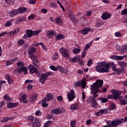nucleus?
Instances as JSON below:
<instances>
[{
  "label": "nucleus",
  "mask_w": 127,
  "mask_h": 127,
  "mask_svg": "<svg viewBox=\"0 0 127 127\" xmlns=\"http://www.w3.org/2000/svg\"><path fill=\"white\" fill-rule=\"evenodd\" d=\"M91 107L92 108H94V109H96L97 107H98V103L96 102V99H95L93 102L91 103Z\"/></svg>",
  "instance_id": "nucleus-40"
},
{
  "label": "nucleus",
  "mask_w": 127,
  "mask_h": 127,
  "mask_svg": "<svg viewBox=\"0 0 127 127\" xmlns=\"http://www.w3.org/2000/svg\"><path fill=\"white\" fill-rule=\"evenodd\" d=\"M56 37L57 40H61V39H64L65 38V36L62 34H59Z\"/></svg>",
  "instance_id": "nucleus-32"
},
{
  "label": "nucleus",
  "mask_w": 127,
  "mask_h": 127,
  "mask_svg": "<svg viewBox=\"0 0 127 127\" xmlns=\"http://www.w3.org/2000/svg\"><path fill=\"white\" fill-rule=\"evenodd\" d=\"M60 52L61 54H62V56L66 58V59H68V58H69V51H68V50L65 49L64 48H61L60 49Z\"/></svg>",
  "instance_id": "nucleus-5"
},
{
  "label": "nucleus",
  "mask_w": 127,
  "mask_h": 127,
  "mask_svg": "<svg viewBox=\"0 0 127 127\" xmlns=\"http://www.w3.org/2000/svg\"><path fill=\"white\" fill-rule=\"evenodd\" d=\"M27 34L28 35V37H31V36H36L41 32V30H38L37 31H32L31 30H26Z\"/></svg>",
  "instance_id": "nucleus-4"
},
{
  "label": "nucleus",
  "mask_w": 127,
  "mask_h": 127,
  "mask_svg": "<svg viewBox=\"0 0 127 127\" xmlns=\"http://www.w3.org/2000/svg\"><path fill=\"white\" fill-rule=\"evenodd\" d=\"M124 119H115L112 121L109 125L105 126L104 127H117L119 125H121L122 123H124Z\"/></svg>",
  "instance_id": "nucleus-3"
},
{
  "label": "nucleus",
  "mask_w": 127,
  "mask_h": 127,
  "mask_svg": "<svg viewBox=\"0 0 127 127\" xmlns=\"http://www.w3.org/2000/svg\"><path fill=\"white\" fill-rule=\"evenodd\" d=\"M79 109V105L77 104H73L70 107V110L71 111H76Z\"/></svg>",
  "instance_id": "nucleus-24"
},
{
  "label": "nucleus",
  "mask_w": 127,
  "mask_h": 127,
  "mask_svg": "<svg viewBox=\"0 0 127 127\" xmlns=\"http://www.w3.org/2000/svg\"><path fill=\"white\" fill-rule=\"evenodd\" d=\"M75 98V92H74V90H71L70 91V92L67 93V98L69 102L73 101Z\"/></svg>",
  "instance_id": "nucleus-9"
},
{
  "label": "nucleus",
  "mask_w": 127,
  "mask_h": 127,
  "mask_svg": "<svg viewBox=\"0 0 127 127\" xmlns=\"http://www.w3.org/2000/svg\"><path fill=\"white\" fill-rule=\"evenodd\" d=\"M90 30H91V28H90L89 27H86L80 30V32L83 35H86L88 34V32H89Z\"/></svg>",
  "instance_id": "nucleus-19"
},
{
  "label": "nucleus",
  "mask_w": 127,
  "mask_h": 127,
  "mask_svg": "<svg viewBox=\"0 0 127 127\" xmlns=\"http://www.w3.org/2000/svg\"><path fill=\"white\" fill-rule=\"evenodd\" d=\"M125 56H116V60H123Z\"/></svg>",
  "instance_id": "nucleus-53"
},
{
  "label": "nucleus",
  "mask_w": 127,
  "mask_h": 127,
  "mask_svg": "<svg viewBox=\"0 0 127 127\" xmlns=\"http://www.w3.org/2000/svg\"><path fill=\"white\" fill-rule=\"evenodd\" d=\"M27 95H23L22 96L21 98V101L23 103H27Z\"/></svg>",
  "instance_id": "nucleus-30"
},
{
  "label": "nucleus",
  "mask_w": 127,
  "mask_h": 127,
  "mask_svg": "<svg viewBox=\"0 0 127 127\" xmlns=\"http://www.w3.org/2000/svg\"><path fill=\"white\" fill-rule=\"evenodd\" d=\"M46 102L47 101H46V100H45V99H43V100H42V107H43L44 108H46V107H48V103H46Z\"/></svg>",
  "instance_id": "nucleus-34"
},
{
  "label": "nucleus",
  "mask_w": 127,
  "mask_h": 127,
  "mask_svg": "<svg viewBox=\"0 0 127 127\" xmlns=\"http://www.w3.org/2000/svg\"><path fill=\"white\" fill-rule=\"evenodd\" d=\"M80 51H81V49H80L75 48L73 49V53H74V54H77V53H79Z\"/></svg>",
  "instance_id": "nucleus-52"
},
{
  "label": "nucleus",
  "mask_w": 127,
  "mask_h": 127,
  "mask_svg": "<svg viewBox=\"0 0 127 127\" xmlns=\"http://www.w3.org/2000/svg\"><path fill=\"white\" fill-rule=\"evenodd\" d=\"M82 84V81H77L74 84V87H79V86H81Z\"/></svg>",
  "instance_id": "nucleus-51"
},
{
  "label": "nucleus",
  "mask_w": 127,
  "mask_h": 127,
  "mask_svg": "<svg viewBox=\"0 0 127 127\" xmlns=\"http://www.w3.org/2000/svg\"><path fill=\"white\" fill-rule=\"evenodd\" d=\"M24 43H25L24 40H23L22 39L19 40L18 41V45L22 46V45H23V44H24Z\"/></svg>",
  "instance_id": "nucleus-48"
},
{
  "label": "nucleus",
  "mask_w": 127,
  "mask_h": 127,
  "mask_svg": "<svg viewBox=\"0 0 127 127\" xmlns=\"http://www.w3.org/2000/svg\"><path fill=\"white\" fill-rule=\"evenodd\" d=\"M4 105H5V101H1L0 102V109H1Z\"/></svg>",
  "instance_id": "nucleus-60"
},
{
  "label": "nucleus",
  "mask_w": 127,
  "mask_h": 127,
  "mask_svg": "<svg viewBox=\"0 0 127 127\" xmlns=\"http://www.w3.org/2000/svg\"><path fill=\"white\" fill-rule=\"evenodd\" d=\"M111 92H113L112 93L114 95L113 99L114 100H119V99H122V98H123V96H121L122 93V91H117V90L113 89Z\"/></svg>",
  "instance_id": "nucleus-6"
},
{
  "label": "nucleus",
  "mask_w": 127,
  "mask_h": 127,
  "mask_svg": "<svg viewBox=\"0 0 127 127\" xmlns=\"http://www.w3.org/2000/svg\"><path fill=\"white\" fill-rule=\"evenodd\" d=\"M17 106H18V103H7V108H9L10 109H11L12 108H14V107H16Z\"/></svg>",
  "instance_id": "nucleus-22"
},
{
  "label": "nucleus",
  "mask_w": 127,
  "mask_h": 127,
  "mask_svg": "<svg viewBox=\"0 0 127 127\" xmlns=\"http://www.w3.org/2000/svg\"><path fill=\"white\" fill-rule=\"evenodd\" d=\"M56 32L52 30L47 31V36L48 38H52L53 35H56Z\"/></svg>",
  "instance_id": "nucleus-14"
},
{
  "label": "nucleus",
  "mask_w": 127,
  "mask_h": 127,
  "mask_svg": "<svg viewBox=\"0 0 127 127\" xmlns=\"http://www.w3.org/2000/svg\"><path fill=\"white\" fill-rule=\"evenodd\" d=\"M18 14H20L23 12H26L27 11V8L24 7H21L17 9Z\"/></svg>",
  "instance_id": "nucleus-18"
},
{
  "label": "nucleus",
  "mask_w": 127,
  "mask_h": 127,
  "mask_svg": "<svg viewBox=\"0 0 127 127\" xmlns=\"http://www.w3.org/2000/svg\"><path fill=\"white\" fill-rule=\"evenodd\" d=\"M93 95V96L92 97H90L87 100V102L88 104H92L94 102V101L95 100V99L97 98L95 97V95L94 94Z\"/></svg>",
  "instance_id": "nucleus-26"
},
{
  "label": "nucleus",
  "mask_w": 127,
  "mask_h": 127,
  "mask_svg": "<svg viewBox=\"0 0 127 127\" xmlns=\"http://www.w3.org/2000/svg\"><path fill=\"white\" fill-rule=\"evenodd\" d=\"M28 69L30 70V73L31 74H33V73H35V74L38 76V77H39L40 76V73H39V71L37 69V68H35L33 65L30 64L28 67Z\"/></svg>",
  "instance_id": "nucleus-7"
},
{
  "label": "nucleus",
  "mask_w": 127,
  "mask_h": 127,
  "mask_svg": "<svg viewBox=\"0 0 127 127\" xmlns=\"http://www.w3.org/2000/svg\"><path fill=\"white\" fill-rule=\"evenodd\" d=\"M78 58H79V56H75L74 57V58H71L69 59L70 62H76L77 60H78Z\"/></svg>",
  "instance_id": "nucleus-43"
},
{
  "label": "nucleus",
  "mask_w": 127,
  "mask_h": 127,
  "mask_svg": "<svg viewBox=\"0 0 127 127\" xmlns=\"http://www.w3.org/2000/svg\"><path fill=\"white\" fill-rule=\"evenodd\" d=\"M118 64L121 66L119 68L115 67V65L114 63L107 64L106 62H102L97 63V65L95 67V69L96 71L99 72V73H108L110 72V67H112V70L116 71L117 72V75H121L122 73L125 72L124 67L127 66V63L119 62Z\"/></svg>",
  "instance_id": "nucleus-1"
},
{
  "label": "nucleus",
  "mask_w": 127,
  "mask_h": 127,
  "mask_svg": "<svg viewBox=\"0 0 127 127\" xmlns=\"http://www.w3.org/2000/svg\"><path fill=\"white\" fill-rule=\"evenodd\" d=\"M115 35L117 37H121L122 36V33H120V32H117L115 33Z\"/></svg>",
  "instance_id": "nucleus-57"
},
{
  "label": "nucleus",
  "mask_w": 127,
  "mask_h": 127,
  "mask_svg": "<svg viewBox=\"0 0 127 127\" xmlns=\"http://www.w3.org/2000/svg\"><path fill=\"white\" fill-rule=\"evenodd\" d=\"M111 15H112V14H109V13H105L103 14L101 17H102V19H103L104 20H106V19H108V18H110V17H111Z\"/></svg>",
  "instance_id": "nucleus-21"
},
{
  "label": "nucleus",
  "mask_w": 127,
  "mask_h": 127,
  "mask_svg": "<svg viewBox=\"0 0 127 127\" xmlns=\"http://www.w3.org/2000/svg\"><path fill=\"white\" fill-rule=\"evenodd\" d=\"M109 111V109L107 108L105 110L100 109L98 112L95 113L96 116H102L103 114H107Z\"/></svg>",
  "instance_id": "nucleus-13"
},
{
  "label": "nucleus",
  "mask_w": 127,
  "mask_h": 127,
  "mask_svg": "<svg viewBox=\"0 0 127 127\" xmlns=\"http://www.w3.org/2000/svg\"><path fill=\"white\" fill-rule=\"evenodd\" d=\"M127 45H125L124 47H123V49L121 50V52H127Z\"/></svg>",
  "instance_id": "nucleus-49"
},
{
  "label": "nucleus",
  "mask_w": 127,
  "mask_h": 127,
  "mask_svg": "<svg viewBox=\"0 0 127 127\" xmlns=\"http://www.w3.org/2000/svg\"><path fill=\"white\" fill-rule=\"evenodd\" d=\"M53 122L51 121H48L46 123L44 124V127H48L49 126H50V125H52Z\"/></svg>",
  "instance_id": "nucleus-45"
},
{
  "label": "nucleus",
  "mask_w": 127,
  "mask_h": 127,
  "mask_svg": "<svg viewBox=\"0 0 127 127\" xmlns=\"http://www.w3.org/2000/svg\"><path fill=\"white\" fill-rule=\"evenodd\" d=\"M29 57L31 58L33 62H35L36 63H38V61H37V57L34 54L30 55Z\"/></svg>",
  "instance_id": "nucleus-25"
},
{
  "label": "nucleus",
  "mask_w": 127,
  "mask_h": 127,
  "mask_svg": "<svg viewBox=\"0 0 127 127\" xmlns=\"http://www.w3.org/2000/svg\"><path fill=\"white\" fill-rule=\"evenodd\" d=\"M5 78L6 80H7L8 84H12L13 83V80L12 79L10 78V76L8 74H6L5 76Z\"/></svg>",
  "instance_id": "nucleus-28"
},
{
  "label": "nucleus",
  "mask_w": 127,
  "mask_h": 127,
  "mask_svg": "<svg viewBox=\"0 0 127 127\" xmlns=\"http://www.w3.org/2000/svg\"><path fill=\"white\" fill-rule=\"evenodd\" d=\"M59 69L60 72H61L62 73H65V69L63 67L60 66Z\"/></svg>",
  "instance_id": "nucleus-63"
},
{
  "label": "nucleus",
  "mask_w": 127,
  "mask_h": 127,
  "mask_svg": "<svg viewBox=\"0 0 127 127\" xmlns=\"http://www.w3.org/2000/svg\"><path fill=\"white\" fill-rule=\"evenodd\" d=\"M91 45H92V42L86 45L84 49V50L87 51L88 50L89 48H90V46H91Z\"/></svg>",
  "instance_id": "nucleus-46"
},
{
  "label": "nucleus",
  "mask_w": 127,
  "mask_h": 127,
  "mask_svg": "<svg viewBox=\"0 0 127 127\" xmlns=\"http://www.w3.org/2000/svg\"><path fill=\"white\" fill-rule=\"evenodd\" d=\"M86 51H85V50L84 49V51L82 52V55L81 56V58H84V57L86 56Z\"/></svg>",
  "instance_id": "nucleus-62"
},
{
  "label": "nucleus",
  "mask_w": 127,
  "mask_h": 127,
  "mask_svg": "<svg viewBox=\"0 0 127 127\" xmlns=\"http://www.w3.org/2000/svg\"><path fill=\"white\" fill-rule=\"evenodd\" d=\"M17 14H18V12L17 11V9H13L10 12V17H13V16H15Z\"/></svg>",
  "instance_id": "nucleus-23"
},
{
  "label": "nucleus",
  "mask_w": 127,
  "mask_h": 127,
  "mask_svg": "<svg viewBox=\"0 0 127 127\" xmlns=\"http://www.w3.org/2000/svg\"><path fill=\"white\" fill-rule=\"evenodd\" d=\"M15 61V60L14 59H12L11 60L7 61L6 62V66H9V65H11V64H12V63H13V62Z\"/></svg>",
  "instance_id": "nucleus-38"
},
{
  "label": "nucleus",
  "mask_w": 127,
  "mask_h": 127,
  "mask_svg": "<svg viewBox=\"0 0 127 127\" xmlns=\"http://www.w3.org/2000/svg\"><path fill=\"white\" fill-rule=\"evenodd\" d=\"M50 5L51 7H52L53 8H56V7H57V4L55 3H51Z\"/></svg>",
  "instance_id": "nucleus-54"
},
{
  "label": "nucleus",
  "mask_w": 127,
  "mask_h": 127,
  "mask_svg": "<svg viewBox=\"0 0 127 127\" xmlns=\"http://www.w3.org/2000/svg\"><path fill=\"white\" fill-rule=\"evenodd\" d=\"M12 20H10L9 21L6 22L4 26L5 27H8V26H11V25H12Z\"/></svg>",
  "instance_id": "nucleus-35"
},
{
  "label": "nucleus",
  "mask_w": 127,
  "mask_h": 127,
  "mask_svg": "<svg viewBox=\"0 0 127 127\" xmlns=\"http://www.w3.org/2000/svg\"><path fill=\"white\" fill-rule=\"evenodd\" d=\"M34 18H35V15L34 14H32L28 17V19L30 20L31 19H34Z\"/></svg>",
  "instance_id": "nucleus-50"
},
{
  "label": "nucleus",
  "mask_w": 127,
  "mask_h": 127,
  "mask_svg": "<svg viewBox=\"0 0 127 127\" xmlns=\"http://www.w3.org/2000/svg\"><path fill=\"white\" fill-rule=\"evenodd\" d=\"M81 88L82 89H85L86 88V80H82L81 81Z\"/></svg>",
  "instance_id": "nucleus-44"
},
{
  "label": "nucleus",
  "mask_w": 127,
  "mask_h": 127,
  "mask_svg": "<svg viewBox=\"0 0 127 127\" xmlns=\"http://www.w3.org/2000/svg\"><path fill=\"white\" fill-rule=\"evenodd\" d=\"M77 59H78L77 62L79 64V65H83L82 60L80 59V56H79Z\"/></svg>",
  "instance_id": "nucleus-55"
},
{
  "label": "nucleus",
  "mask_w": 127,
  "mask_h": 127,
  "mask_svg": "<svg viewBox=\"0 0 127 127\" xmlns=\"http://www.w3.org/2000/svg\"><path fill=\"white\" fill-rule=\"evenodd\" d=\"M5 2L7 3V4H11L12 5L14 2V0H4Z\"/></svg>",
  "instance_id": "nucleus-42"
},
{
  "label": "nucleus",
  "mask_w": 127,
  "mask_h": 127,
  "mask_svg": "<svg viewBox=\"0 0 127 127\" xmlns=\"http://www.w3.org/2000/svg\"><path fill=\"white\" fill-rule=\"evenodd\" d=\"M19 31V28H16L13 31L8 32V35H9V36L12 35V34L14 35L15 34H16V33H18Z\"/></svg>",
  "instance_id": "nucleus-20"
},
{
  "label": "nucleus",
  "mask_w": 127,
  "mask_h": 127,
  "mask_svg": "<svg viewBox=\"0 0 127 127\" xmlns=\"http://www.w3.org/2000/svg\"><path fill=\"white\" fill-rule=\"evenodd\" d=\"M47 80V75L45 73L42 74L39 78V81L42 84H45V81Z\"/></svg>",
  "instance_id": "nucleus-11"
},
{
  "label": "nucleus",
  "mask_w": 127,
  "mask_h": 127,
  "mask_svg": "<svg viewBox=\"0 0 127 127\" xmlns=\"http://www.w3.org/2000/svg\"><path fill=\"white\" fill-rule=\"evenodd\" d=\"M33 125V127H40V126H41V124L40 123V122H38V119H37V120L35 122Z\"/></svg>",
  "instance_id": "nucleus-31"
},
{
  "label": "nucleus",
  "mask_w": 127,
  "mask_h": 127,
  "mask_svg": "<svg viewBox=\"0 0 127 127\" xmlns=\"http://www.w3.org/2000/svg\"><path fill=\"white\" fill-rule=\"evenodd\" d=\"M122 14H127V8L122 10Z\"/></svg>",
  "instance_id": "nucleus-64"
},
{
  "label": "nucleus",
  "mask_w": 127,
  "mask_h": 127,
  "mask_svg": "<svg viewBox=\"0 0 127 127\" xmlns=\"http://www.w3.org/2000/svg\"><path fill=\"white\" fill-rule=\"evenodd\" d=\"M4 100L7 101V102H10V101H12V99L8 96V95L6 94L3 97Z\"/></svg>",
  "instance_id": "nucleus-36"
},
{
  "label": "nucleus",
  "mask_w": 127,
  "mask_h": 127,
  "mask_svg": "<svg viewBox=\"0 0 127 127\" xmlns=\"http://www.w3.org/2000/svg\"><path fill=\"white\" fill-rule=\"evenodd\" d=\"M56 22L58 24H61L62 23H63V21L60 17H57L56 18Z\"/></svg>",
  "instance_id": "nucleus-39"
},
{
  "label": "nucleus",
  "mask_w": 127,
  "mask_h": 127,
  "mask_svg": "<svg viewBox=\"0 0 127 127\" xmlns=\"http://www.w3.org/2000/svg\"><path fill=\"white\" fill-rule=\"evenodd\" d=\"M68 15L73 23H75V24H77L78 23V20L77 19V18L75 17V15L72 11H70L69 12Z\"/></svg>",
  "instance_id": "nucleus-10"
},
{
  "label": "nucleus",
  "mask_w": 127,
  "mask_h": 127,
  "mask_svg": "<svg viewBox=\"0 0 127 127\" xmlns=\"http://www.w3.org/2000/svg\"><path fill=\"white\" fill-rule=\"evenodd\" d=\"M52 59L53 60H57L58 59V53L57 52L55 53V55L53 56Z\"/></svg>",
  "instance_id": "nucleus-47"
},
{
  "label": "nucleus",
  "mask_w": 127,
  "mask_h": 127,
  "mask_svg": "<svg viewBox=\"0 0 127 127\" xmlns=\"http://www.w3.org/2000/svg\"><path fill=\"white\" fill-rule=\"evenodd\" d=\"M17 64L18 68H19V69L21 70L22 72H24V75L27 74V68H26V67L24 66V64H22L21 62H19V63H17Z\"/></svg>",
  "instance_id": "nucleus-8"
},
{
  "label": "nucleus",
  "mask_w": 127,
  "mask_h": 127,
  "mask_svg": "<svg viewBox=\"0 0 127 127\" xmlns=\"http://www.w3.org/2000/svg\"><path fill=\"white\" fill-rule=\"evenodd\" d=\"M53 98H54V96L52 94L47 93L46 97H45L43 99H45L47 102H49V101L53 100Z\"/></svg>",
  "instance_id": "nucleus-15"
},
{
  "label": "nucleus",
  "mask_w": 127,
  "mask_h": 127,
  "mask_svg": "<svg viewBox=\"0 0 127 127\" xmlns=\"http://www.w3.org/2000/svg\"><path fill=\"white\" fill-rule=\"evenodd\" d=\"M97 100H99V101H101V103H107L109 102V99L107 97H100L98 98Z\"/></svg>",
  "instance_id": "nucleus-27"
},
{
  "label": "nucleus",
  "mask_w": 127,
  "mask_h": 127,
  "mask_svg": "<svg viewBox=\"0 0 127 127\" xmlns=\"http://www.w3.org/2000/svg\"><path fill=\"white\" fill-rule=\"evenodd\" d=\"M93 64V61L91 59H90L87 63V66H88V67H90V65H92Z\"/></svg>",
  "instance_id": "nucleus-59"
},
{
  "label": "nucleus",
  "mask_w": 127,
  "mask_h": 127,
  "mask_svg": "<svg viewBox=\"0 0 127 127\" xmlns=\"http://www.w3.org/2000/svg\"><path fill=\"white\" fill-rule=\"evenodd\" d=\"M116 109V105L115 104H112L110 105V110H115Z\"/></svg>",
  "instance_id": "nucleus-61"
},
{
  "label": "nucleus",
  "mask_w": 127,
  "mask_h": 127,
  "mask_svg": "<svg viewBox=\"0 0 127 127\" xmlns=\"http://www.w3.org/2000/svg\"><path fill=\"white\" fill-rule=\"evenodd\" d=\"M57 99L59 102H62L63 101V97L61 96H58Z\"/></svg>",
  "instance_id": "nucleus-56"
},
{
  "label": "nucleus",
  "mask_w": 127,
  "mask_h": 127,
  "mask_svg": "<svg viewBox=\"0 0 127 127\" xmlns=\"http://www.w3.org/2000/svg\"><path fill=\"white\" fill-rule=\"evenodd\" d=\"M103 84H104V81L102 79H98L91 86V93L94 95L95 98L99 97V95L97 94L100 92L99 88L103 87Z\"/></svg>",
  "instance_id": "nucleus-2"
},
{
  "label": "nucleus",
  "mask_w": 127,
  "mask_h": 127,
  "mask_svg": "<svg viewBox=\"0 0 127 127\" xmlns=\"http://www.w3.org/2000/svg\"><path fill=\"white\" fill-rule=\"evenodd\" d=\"M50 68L53 71H58V69L60 68V66L59 65L55 67L54 65H51L50 66Z\"/></svg>",
  "instance_id": "nucleus-41"
},
{
  "label": "nucleus",
  "mask_w": 127,
  "mask_h": 127,
  "mask_svg": "<svg viewBox=\"0 0 127 127\" xmlns=\"http://www.w3.org/2000/svg\"><path fill=\"white\" fill-rule=\"evenodd\" d=\"M51 115H60L62 114V110L59 108L54 109L51 111Z\"/></svg>",
  "instance_id": "nucleus-12"
},
{
  "label": "nucleus",
  "mask_w": 127,
  "mask_h": 127,
  "mask_svg": "<svg viewBox=\"0 0 127 127\" xmlns=\"http://www.w3.org/2000/svg\"><path fill=\"white\" fill-rule=\"evenodd\" d=\"M70 126L72 127H76V121H73L71 122L70 123Z\"/></svg>",
  "instance_id": "nucleus-58"
},
{
  "label": "nucleus",
  "mask_w": 127,
  "mask_h": 127,
  "mask_svg": "<svg viewBox=\"0 0 127 127\" xmlns=\"http://www.w3.org/2000/svg\"><path fill=\"white\" fill-rule=\"evenodd\" d=\"M38 97L37 94L34 93L32 95V96L30 98L29 102L30 103H34L35 101H36V99Z\"/></svg>",
  "instance_id": "nucleus-16"
},
{
  "label": "nucleus",
  "mask_w": 127,
  "mask_h": 127,
  "mask_svg": "<svg viewBox=\"0 0 127 127\" xmlns=\"http://www.w3.org/2000/svg\"><path fill=\"white\" fill-rule=\"evenodd\" d=\"M27 121L31 123V124H34L36 121H37V118L33 117V116H30L27 118Z\"/></svg>",
  "instance_id": "nucleus-17"
},
{
  "label": "nucleus",
  "mask_w": 127,
  "mask_h": 127,
  "mask_svg": "<svg viewBox=\"0 0 127 127\" xmlns=\"http://www.w3.org/2000/svg\"><path fill=\"white\" fill-rule=\"evenodd\" d=\"M36 52V48L34 47H32L28 51V54L29 55H31V54H34Z\"/></svg>",
  "instance_id": "nucleus-29"
},
{
  "label": "nucleus",
  "mask_w": 127,
  "mask_h": 127,
  "mask_svg": "<svg viewBox=\"0 0 127 127\" xmlns=\"http://www.w3.org/2000/svg\"><path fill=\"white\" fill-rule=\"evenodd\" d=\"M12 120V118H8V117H4L3 120L1 121V123H7L8 121H11Z\"/></svg>",
  "instance_id": "nucleus-33"
},
{
  "label": "nucleus",
  "mask_w": 127,
  "mask_h": 127,
  "mask_svg": "<svg viewBox=\"0 0 127 127\" xmlns=\"http://www.w3.org/2000/svg\"><path fill=\"white\" fill-rule=\"evenodd\" d=\"M122 99L120 100V105H124V106H126L127 104V99L126 100L123 99V97L121 98Z\"/></svg>",
  "instance_id": "nucleus-37"
}]
</instances>
